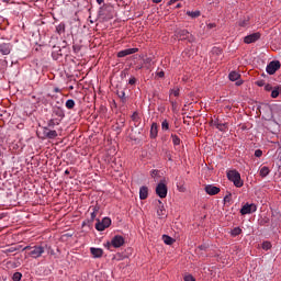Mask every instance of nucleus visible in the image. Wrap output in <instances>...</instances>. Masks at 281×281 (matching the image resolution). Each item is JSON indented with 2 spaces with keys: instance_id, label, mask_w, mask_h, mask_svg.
Wrapping results in <instances>:
<instances>
[{
  "instance_id": "obj_1",
  "label": "nucleus",
  "mask_w": 281,
  "mask_h": 281,
  "mask_svg": "<svg viewBox=\"0 0 281 281\" xmlns=\"http://www.w3.org/2000/svg\"><path fill=\"white\" fill-rule=\"evenodd\" d=\"M227 179L228 181H232L234 183L235 188H243L244 182L240 178V173L237 170H229L227 172Z\"/></svg>"
},
{
  "instance_id": "obj_2",
  "label": "nucleus",
  "mask_w": 281,
  "mask_h": 281,
  "mask_svg": "<svg viewBox=\"0 0 281 281\" xmlns=\"http://www.w3.org/2000/svg\"><path fill=\"white\" fill-rule=\"evenodd\" d=\"M23 250L29 251L31 258H41L45 254V247L43 246H26Z\"/></svg>"
},
{
  "instance_id": "obj_3",
  "label": "nucleus",
  "mask_w": 281,
  "mask_h": 281,
  "mask_svg": "<svg viewBox=\"0 0 281 281\" xmlns=\"http://www.w3.org/2000/svg\"><path fill=\"white\" fill-rule=\"evenodd\" d=\"M175 36L178 38V41H188L189 43H194V35L190 34L188 30H177L175 32Z\"/></svg>"
},
{
  "instance_id": "obj_4",
  "label": "nucleus",
  "mask_w": 281,
  "mask_h": 281,
  "mask_svg": "<svg viewBox=\"0 0 281 281\" xmlns=\"http://www.w3.org/2000/svg\"><path fill=\"white\" fill-rule=\"evenodd\" d=\"M156 194L160 199H166L168 196V186H166V180H161L156 187Z\"/></svg>"
},
{
  "instance_id": "obj_5",
  "label": "nucleus",
  "mask_w": 281,
  "mask_h": 281,
  "mask_svg": "<svg viewBox=\"0 0 281 281\" xmlns=\"http://www.w3.org/2000/svg\"><path fill=\"white\" fill-rule=\"evenodd\" d=\"M101 15L104 21H111L115 16V9L112 5H106L101 10Z\"/></svg>"
},
{
  "instance_id": "obj_6",
  "label": "nucleus",
  "mask_w": 281,
  "mask_h": 281,
  "mask_svg": "<svg viewBox=\"0 0 281 281\" xmlns=\"http://www.w3.org/2000/svg\"><path fill=\"white\" fill-rule=\"evenodd\" d=\"M280 67H281V64L279 60H272L268 64L266 71L267 74H269V76H273V74H276V71H278Z\"/></svg>"
},
{
  "instance_id": "obj_7",
  "label": "nucleus",
  "mask_w": 281,
  "mask_h": 281,
  "mask_svg": "<svg viewBox=\"0 0 281 281\" xmlns=\"http://www.w3.org/2000/svg\"><path fill=\"white\" fill-rule=\"evenodd\" d=\"M256 210H258V207L256 206V204L246 203V204L240 209V215H241V216H245L246 214H254V212H256Z\"/></svg>"
},
{
  "instance_id": "obj_8",
  "label": "nucleus",
  "mask_w": 281,
  "mask_h": 281,
  "mask_svg": "<svg viewBox=\"0 0 281 281\" xmlns=\"http://www.w3.org/2000/svg\"><path fill=\"white\" fill-rule=\"evenodd\" d=\"M260 36H261L260 32L252 33L244 37V43H246V45H251V43H256V41H260Z\"/></svg>"
},
{
  "instance_id": "obj_9",
  "label": "nucleus",
  "mask_w": 281,
  "mask_h": 281,
  "mask_svg": "<svg viewBox=\"0 0 281 281\" xmlns=\"http://www.w3.org/2000/svg\"><path fill=\"white\" fill-rule=\"evenodd\" d=\"M112 247L115 249L122 247L124 245V237L122 235H116L111 240Z\"/></svg>"
},
{
  "instance_id": "obj_10",
  "label": "nucleus",
  "mask_w": 281,
  "mask_h": 281,
  "mask_svg": "<svg viewBox=\"0 0 281 281\" xmlns=\"http://www.w3.org/2000/svg\"><path fill=\"white\" fill-rule=\"evenodd\" d=\"M139 52V48H127L124 50H120L117 53V58H125V56H131V54H137Z\"/></svg>"
},
{
  "instance_id": "obj_11",
  "label": "nucleus",
  "mask_w": 281,
  "mask_h": 281,
  "mask_svg": "<svg viewBox=\"0 0 281 281\" xmlns=\"http://www.w3.org/2000/svg\"><path fill=\"white\" fill-rule=\"evenodd\" d=\"M206 194H210V196H214L216 194H218V192H221V188L218 187H214V184H207L204 188Z\"/></svg>"
},
{
  "instance_id": "obj_12",
  "label": "nucleus",
  "mask_w": 281,
  "mask_h": 281,
  "mask_svg": "<svg viewBox=\"0 0 281 281\" xmlns=\"http://www.w3.org/2000/svg\"><path fill=\"white\" fill-rule=\"evenodd\" d=\"M44 135L47 139H56V137H58V132H56V130L44 127Z\"/></svg>"
},
{
  "instance_id": "obj_13",
  "label": "nucleus",
  "mask_w": 281,
  "mask_h": 281,
  "mask_svg": "<svg viewBox=\"0 0 281 281\" xmlns=\"http://www.w3.org/2000/svg\"><path fill=\"white\" fill-rule=\"evenodd\" d=\"M157 203V216H159V218H164V216H166V207H164V203L161 202V200H158Z\"/></svg>"
},
{
  "instance_id": "obj_14",
  "label": "nucleus",
  "mask_w": 281,
  "mask_h": 281,
  "mask_svg": "<svg viewBox=\"0 0 281 281\" xmlns=\"http://www.w3.org/2000/svg\"><path fill=\"white\" fill-rule=\"evenodd\" d=\"M90 254L93 256V258H102L104 256V250L101 248H90Z\"/></svg>"
},
{
  "instance_id": "obj_15",
  "label": "nucleus",
  "mask_w": 281,
  "mask_h": 281,
  "mask_svg": "<svg viewBox=\"0 0 281 281\" xmlns=\"http://www.w3.org/2000/svg\"><path fill=\"white\" fill-rule=\"evenodd\" d=\"M139 199L140 201H146V199H148V187H140Z\"/></svg>"
},
{
  "instance_id": "obj_16",
  "label": "nucleus",
  "mask_w": 281,
  "mask_h": 281,
  "mask_svg": "<svg viewBox=\"0 0 281 281\" xmlns=\"http://www.w3.org/2000/svg\"><path fill=\"white\" fill-rule=\"evenodd\" d=\"M158 133H159V131H158L157 123H153L151 126H150V138L151 139H157Z\"/></svg>"
},
{
  "instance_id": "obj_17",
  "label": "nucleus",
  "mask_w": 281,
  "mask_h": 281,
  "mask_svg": "<svg viewBox=\"0 0 281 281\" xmlns=\"http://www.w3.org/2000/svg\"><path fill=\"white\" fill-rule=\"evenodd\" d=\"M97 216H98V213H95V211H91L90 218L87 222H83L82 226L85 227V225H88L89 227H91V225H93V221H95Z\"/></svg>"
},
{
  "instance_id": "obj_18",
  "label": "nucleus",
  "mask_w": 281,
  "mask_h": 281,
  "mask_svg": "<svg viewBox=\"0 0 281 281\" xmlns=\"http://www.w3.org/2000/svg\"><path fill=\"white\" fill-rule=\"evenodd\" d=\"M0 52L3 54V56H8V54H10L11 52L10 44L8 43L0 44Z\"/></svg>"
},
{
  "instance_id": "obj_19",
  "label": "nucleus",
  "mask_w": 281,
  "mask_h": 281,
  "mask_svg": "<svg viewBox=\"0 0 281 281\" xmlns=\"http://www.w3.org/2000/svg\"><path fill=\"white\" fill-rule=\"evenodd\" d=\"M228 78L232 82H236L240 78V74H238L236 70H233L229 72Z\"/></svg>"
},
{
  "instance_id": "obj_20",
  "label": "nucleus",
  "mask_w": 281,
  "mask_h": 281,
  "mask_svg": "<svg viewBox=\"0 0 281 281\" xmlns=\"http://www.w3.org/2000/svg\"><path fill=\"white\" fill-rule=\"evenodd\" d=\"M53 114H55L56 117H59V120H63V117H65V111H63V109L60 108H55L53 110Z\"/></svg>"
},
{
  "instance_id": "obj_21",
  "label": "nucleus",
  "mask_w": 281,
  "mask_h": 281,
  "mask_svg": "<svg viewBox=\"0 0 281 281\" xmlns=\"http://www.w3.org/2000/svg\"><path fill=\"white\" fill-rule=\"evenodd\" d=\"M60 124V119H50L47 123L48 128H54Z\"/></svg>"
},
{
  "instance_id": "obj_22",
  "label": "nucleus",
  "mask_w": 281,
  "mask_h": 281,
  "mask_svg": "<svg viewBox=\"0 0 281 281\" xmlns=\"http://www.w3.org/2000/svg\"><path fill=\"white\" fill-rule=\"evenodd\" d=\"M162 240L165 245H175L176 240L175 238L168 236V235H162Z\"/></svg>"
},
{
  "instance_id": "obj_23",
  "label": "nucleus",
  "mask_w": 281,
  "mask_h": 281,
  "mask_svg": "<svg viewBox=\"0 0 281 281\" xmlns=\"http://www.w3.org/2000/svg\"><path fill=\"white\" fill-rule=\"evenodd\" d=\"M280 93H281V86H277V87L272 88L271 98H278V95H280Z\"/></svg>"
},
{
  "instance_id": "obj_24",
  "label": "nucleus",
  "mask_w": 281,
  "mask_h": 281,
  "mask_svg": "<svg viewBox=\"0 0 281 281\" xmlns=\"http://www.w3.org/2000/svg\"><path fill=\"white\" fill-rule=\"evenodd\" d=\"M106 228L108 227L104 226V223L102 221L100 222V220H97L95 229L98 232H104V229H106Z\"/></svg>"
},
{
  "instance_id": "obj_25",
  "label": "nucleus",
  "mask_w": 281,
  "mask_h": 281,
  "mask_svg": "<svg viewBox=\"0 0 281 281\" xmlns=\"http://www.w3.org/2000/svg\"><path fill=\"white\" fill-rule=\"evenodd\" d=\"M187 15L191 19H199L201 16V11H187Z\"/></svg>"
},
{
  "instance_id": "obj_26",
  "label": "nucleus",
  "mask_w": 281,
  "mask_h": 281,
  "mask_svg": "<svg viewBox=\"0 0 281 281\" xmlns=\"http://www.w3.org/2000/svg\"><path fill=\"white\" fill-rule=\"evenodd\" d=\"M269 172H271L269 167H262L259 171V175L260 177L265 178V177H268Z\"/></svg>"
},
{
  "instance_id": "obj_27",
  "label": "nucleus",
  "mask_w": 281,
  "mask_h": 281,
  "mask_svg": "<svg viewBox=\"0 0 281 281\" xmlns=\"http://www.w3.org/2000/svg\"><path fill=\"white\" fill-rule=\"evenodd\" d=\"M56 32L57 34H65V23L60 22L57 26H56Z\"/></svg>"
},
{
  "instance_id": "obj_28",
  "label": "nucleus",
  "mask_w": 281,
  "mask_h": 281,
  "mask_svg": "<svg viewBox=\"0 0 281 281\" xmlns=\"http://www.w3.org/2000/svg\"><path fill=\"white\" fill-rule=\"evenodd\" d=\"M75 106H76V101H74L72 99H69L66 101V109H68L69 111H71Z\"/></svg>"
},
{
  "instance_id": "obj_29",
  "label": "nucleus",
  "mask_w": 281,
  "mask_h": 281,
  "mask_svg": "<svg viewBox=\"0 0 281 281\" xmlns=\"http://www.w3.org/2000/svg\"><path fill=\"white\" fill-rule=\"evenodd\" d=\"M171 139H172L173 146H179V144H181V138H179L177 134H171Z\"/></svg>"
},
{
  "instance_id": "obj_30",
  "label": "nucleus",
  "mask_w": 281,
  "mask_h": 281,
  "mask_svg": "<svg viewBox=\"0 0 281 281\" xmlns=\"http://www.w3.org/2000/svg\"><path fill=\"white\" fill-rule=\"evenodd\" d=\"M240 234H243V229L240 227H235L231 232V236H234V237L240 236Z\"/></svg>"
},
{
  "instance_id": "obj_31",
  "label": "nucleus",
  "mask_w": 281,
  "mask_h": 281,
  "mask_svg": "<svg viewBox=\"0 0 281 281\" xmlns=\"http://www.w3.org/2000/svg\"><path fill=\"white\" fill-rule=\"evenodd\" d=\"M162 131H170V123H168V120H164L161 123Z\"/></svg>"
},
{
  "instance_id": "obj_32",
  "label": "nucleus",
  "mask_w": 281,
  "mask_h": 281,
  "mask_svg": "<svg viewBox=\"0 0 281 281\" xmlns=\"http://www.w3.org/2000/svg\"><path fill=\"white\" fill-rule=\"evenodd\" d=\"M21 278H23V274L21 272H14L12 280L13 281H21Z\"/></svg>"
},
{
  "instance_id": "obj_33",
  "label": "nucleus",
  "mask_w": 281,
  "mask_h": 281,
  "mask_svg": "<svg viewBox=\"0 0 281 281\" xmlns=\"http://www.w3.org/2000/svg\"><path fill=\"white\" fill-rule=\"evenodd\" d=\"M104 226H106L108 228L111 227V217H104L102 221Z\"/></svg>"
},
{
  "instance_id": "obj_34",
  "label": "nucleus",
  "mask_w": 281,
  "mask_h": 281,
  "mask_svg": "<svg viewBox=\"0 0 281 281\" xmlns=\"http://www.w3.org/2000/svg\"><path fill=\"white\" fill-rule=\"evenodd\" d=\"M117 95L122 100V102H126V92L124 91L117 92Z\"/></svg>"
},
{
  "instance_id": "obj_35",
  "label": "nucleus",
  "mask_w": 281,
  "mask_h": 281,
  "mask_svg": "<svg viewBox=\"0 0 281 281\" xmlns=\"http://www.w3.org/2000/svg\"><path fill=\"white\" fill-rule=\"evenodd\" d=\"M131 117H132L133 122H139V113L138 112H134Z\"/></svg>"
},
{
  "instance_id": "obj_36",
  "label": "nucleus",
  "mask_w": 281,
  "mask_h": 281,
  "mask_svg": "<svg viewBox=\"0 0 281 281\" xmlns=\"http://www.w3.org/2000/svg\"><path fill=\"white\" fill-rule=\"evenodd\" d=\"M89 212H95L98 214V212H100V205L95 204L94 206H90Z\"/></svg>"
},
{
  "instance_id": "obj_37",
  "label": "nucleus",
  "mask_w": 281,
  "mask_h": 281,
  "mask_svg": "<svg viewBox=\"0 0 281 281\" xmlns=\"http://www.w3.org/2000/svg\"><path fill=\"white\" fill-rule=\"evenodd\" d=\"M262 249H265L266 251H268V249H271V244H270V241H263V243H262Z\"/></svg>"
},
{
  "instance_id": "obj_38",
  "label": "nucleus",
  "mask_w": 281,
  "mask_h": 281,
  "mask_svg": "<svg viewBox=\"0 0 281 281\" xmlns=\"http://www.w3.org/2000/svg\"><path fill=\"white\" fill-rule=\"evenodd\" d=\"M184 281H196V279L192 274H186Z\"/></svg>"
},
{
  "instance_id": "obj_39",
  "label": "nucleus",
  "mask_w": 281,
  "mask_h": 281,
  "mask_svg": "<svg viewBox=\"0 0 281 281\" xmlns=\"http://www.w3.org/2000/svg\"><path fill=\"white\" fill-rule=\"evenodd\" d=\"M5 65H8L5 60H0V71H3V69H5Z\"/></svg>"
},
{
  "instance_id": "obj_40",
  "label": "nucleus",
  "mask_w": 281,
  "mask_h": 281,
  "mask_svg": "<svg viewBox=\"0 0 281 281\" xmlns=\"http://www.w3.org/2000/svg\"><path fill=\"white\" fill-rule=\"evenodd\" d=\"M137 83V78L135 77H132L130 80H128V85L133 86V85H136Z\"/></svg>"
},
{
  "instance_id": "obj_41",
  "label": "nucleus",
  "mask_w": 281,
  "mask_h": 281,
  "mask_svg": "<svg viewBox=\"0 0 281 281\" xmlns=\"http://www.w3.org/2000/svg\"><path fill=\"white\" fill-rule=\"evenodd\" d=\"M72 49H74L75 54H78V52H80L81 47H80V45H74Z\"/></svg>"
},
{
  "instance_id": "obj_42",
  "label": "nucleus",
  "mask_w": 281,
  "mask_h": 281,
  "mask_svg": "<svg viewBox=\"0 0 281 281\" xmlns=\"http://www.w3.org/2000/svg\"><path fill=\"white\" fill-rule=\"evenodd\" d=\"M229 201H232V193H229L228 195L224 196V203H229Z\"/></svg>"
},
{
  "instance_id": "obj_43",
  "label": "nucleus",
  "mask_w": 281,
  "mask_h": 281,
  "mask_svg": "<svg viewBox=\"0 0 281 281\" xmlns=\"http://www.w3.org/2000/svg\"><path fill=\"white\" fill-rule=\"evenodd\" d=\"M273 90V86H271V83H268L265 86V91H272Z\"/></svg>"
},
{
  "instance_id": "obj_44",
  "label": "nucleus",
  "mask_w": 281,
  "mask_h": 281,
  "mask_svg": "<svg viewBox=\"0 0 281 281\" xmlns=\"http://www.w3.org/2000/svg\"><path fill=\"white\" fill-rule=\"evenodd\" d=\"M255 157H262V150L261 149H256L255 150Z\"/></svg>"
},
{
  "instance_id": "obj_45",
  "label": "nucleus",
  "mask_w": 281,
  "mask_h": 281,
  "mask_svg": "<svg viewBox=\"0 0 281 281\" xmlns=\"http://www.w3.org/2000/svg\"><path fill=\"white\" fill-rule=\"evenodd\" d=\"M171 93L175 95V98H179V89H172Z\"/></svg>"
},
{
  "instance_id": "obj_46",
  "label": "nucleus",
  "mask_w": 281,
  "mask_h": 281,
  "mask_svg": "<svg viewBox=\"0 0 281 281\" xmlns=\"http://www.w3.org/2000/svg\"><path fill=\"white\" fill-rule=\"evenodd\" d=\"M224 126H225V124H223V123H217L216 124V128H218V131H223Z\"/></svg>"
},
{
  "instance_id": "obj_47",
  "label": "nucleus",
  "mask_w": 281,
  "mask_h": 281,
  "mask_svg": "<svg viewBox=\"0 0 281 281\" xmlns=\"http://www.w3.org/2000/svg\"><path fill=\"white\" fill-rule=\"evenodd\" d=\"M258 87H265V80H259L256 82Z\"/></svg>"
},
{
  "instance_id": "obj_48",
  "label": "nucleus",
  "mask_w": 281,
  "mask_h": 281,
  "mask_svg": "<svg viewBox=\"0 0 281 281\" xmlns=\"http://www.w3.org/2000/svg\"><path fill=\"white\" fill-rule=\"evenodd\" d=\"M158 78H164V76H166V72H164V70L157 72Z\"/></svg>"
},
{
  "instance_id": "obj_49",
  "label": "nucleus",
  "mask_w": 281,
  "mask_h": 281,
  "mask_svg": "<svg viewBox=\"0 0 281 281\" xmlns=\"http://www.w3.org/2000/svg\"><path fill=\"white\" fill-rule=\"evenodd\" d=\"M157 175H159V170L154 169V170L151 171V177H157Z\"/></svg>"
},
{
  "instance_id": "obj_50",
  "label": "nucleus",
  "mask_w": 281,
  "mask_h": 281,
  "mask_svg": "<svg viewBox=\"0 0 281 281\" xmlns=\"http://www.w3.org/2000/svg\"><path fill=\"white\" fill-rule=\"evenodd\" d=\"M214 27H216V24H215V23H210V24H207V30H212V29H214Z\"/></svg>"
},
{
  "instance_id": "obj_51",
  "label": "nucleus",
  "mask_w": 281,
  "mask_h": 281,
  "mask_svg": "<svg viewBox=\"0 0 281 281\" xmlns=\"http://www.w3.org/2000/svg\"><path fill=\"white\" fill-rule=\"evenodd\" d=\"M164 0H153V3H161Z\"/></svg>"
},
{
  "instance_id": "obj_52",
  "label": "nucleus",
  "mask_w": 281,
  "mask_h": 281,
  "mask_svg": "<svg viewBox=\"0 0 281 281\" xmlns=\"http://www.w3.org/2000/svg\"><path fill=\"white\" fill-rule=\"evenodd\" d=\"M179 192H186V188L180 187V188H179Z\"/></svg>"
},
{
  "instance_id": "obj_53",
  "label": "nucleus",
  "mask_w": 281,
  "mask_h": 281,
  "mask_svg": "<svg viewBox=\"0 0 281 281\" xmlns=\"http://www.w3.org/2000/svg\"><path fill=\"white\" fill-rule=\"evenodd\" d=\"M104 0H97V3L99 4V5H102V2H103Z\"/></svg>"
},
{
  "instance_id": "obj_54",
  "label": "nucleus",
  "mask_w": 281,
  "mask_h": 281,
  "mask_svg": "<svg viewBox=\"0 0 281 281\" xmlns=\"http://www.w3.org/2000/svg\"><path fill=\"white\" fill-rule=\"evenodd\" d=\"M54 49H56V52H61V50H60V47L54 46Z\"/></svg>"
},
{
  "instance_id": "obj_55",
  "label": "nucleus",
  "mask_w": 281,
  "mask_h": 281,
  "mask_svg": "<svg viewBox=\"0 0 281 281\" xmlns=\"http://www.w3.org/2000/svg\"><path fill=\"white\" fill-rule=\"evenodd\" d=\"M236 85L237 87H240V85H243V81H237Z\"/></svg>"
},
{
  "instance_id": "obj_56",
  "label": "nucleus",
  "mask_w": 281,
  "mask_h": 281,
  "mask_svg": "<svg viewBox=\"0 0 281 281\" xmlns=\"http://www.w3.org/2000/svg\"><path fill=\"white\" fill-rule=\"evenodd\" d=\"M176 8H181V3H178Z\"/></svg>"
},
{
  "instance_id": "obj_57",
  "label": "nucleus",
  "mask_w": 281,
  "mask_h": 281,
  "mask_svg": "<svg viewBox=\"0 0 281 281\" xmlns=\"http://www.w3.org/2000/svg\"><path fill=\"white\" fill-rule=\"evenodd\" d=\"M65 175H69V170L68 169L65 171Z\"/></svg>"
},
{
  "instance_id": "obj_58",
  "label": "nucleus",
  "mask_w": 281,
  "mask_h": 281,
  "mask_svg": "<svg viewBox=\"0 0 281 281\" xmlns=\"http://www.w3.org/2000/svg\"><path fill=\"white\" fill-rule=\"evenodd\" d=\"M56 93H58V88L55 89Z\"/></svg>"
},
{
  "instance_id": "obj_59",
  "label": "nucleus",
  "mask_w": 281,
  "mask_h": 281,
  "mask_svg": "<svg viewBox=\"0 0 281 281\" xmlns=\"http://www.w3.org/2000/svg\"><path fill=\"white\" fill-rule=\"evenodd\" d=\"M263 223H269V220H266Z\"/></svg>"
},
{
  "instance_id": "obj_60",
  "label": "nucleus",
  "mask_w": 281,
  "mask_h": 281,
  "mask_svg": "<svg viewBox=\"0 0 281 281\" xmlns=\"http://www.w3.org/2000/svg\"><path fill=\"white\" fill-rule=\"evenodd\" d=\"M53 58H55V60H56V58H57V57H56V56H54V54H53Z\"/></svg>"
},
{
  "instance_id": "obj_61",
  "label": "nucleus",
  "mask_w": 281,
  "mask_h": 281,
  "mask_svg": "<svg viewBox=\"0 0 281 281\" xmlns=\"http://www.w3.org/2000/svg\"><path fill=\"white\" fill-rule=\"evenodd\" d=\"M2 217L0 216V220H1Z\"/></svg>"
}]
</instances>
